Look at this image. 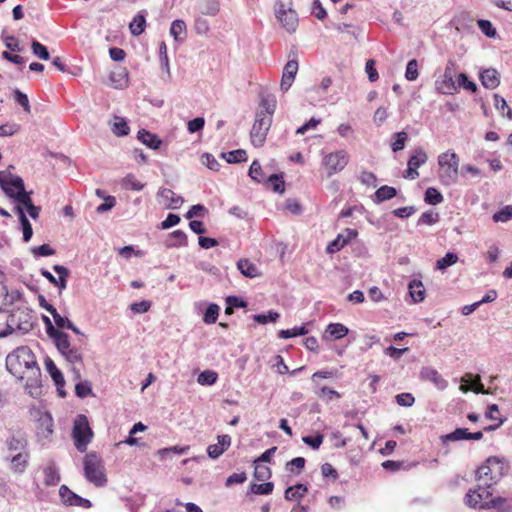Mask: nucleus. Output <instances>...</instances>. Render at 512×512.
Returning <instances> with one entry per match:
<instances>
[{
	"label": "nucleus",
	"mask_w": 512,
	"mask_h": 512,
	"mask_svg": "<svg viewBox=\"0 0 512 512\" xmlns=\"http://www.w3.org/2000/svg\"><path fill=\"white\" fill-rule=\"evenodd\" d=\"M7 371L20 381L25 380V391L32 398L42 395V374L36 356L28 346H19L5 360Z\"/></svg>",
	"instance_id": "1"
},
{
	"label": "nucleus",
	"mask_w": 512,
	"mask_h": 512,
	"mask_svg": "<svg viewBox=\"0 0 512 512\" xmlns=\"http://www.w3.org/2000/svg\"><path fill=\"white\" fill-rule=\"evenodd\" d=\"M494 222H507L512 219V205H506L493 215Z\"/></svg>",
	"instance_id": "52"
},
{
	"label": "nucleus",
	"mask_w": 512,
	"mask_h": 512,
	"mask_svg": "<svg viewBox=\"0 0 512 512\" xmlns=\"http://www.w3.org/2000/svg\"><path fill=\"white\" fill-rule=\"evenodd\" d=\"M478 27L483 34L487 37H494L496 35V29L493 27L492 23L488 20H478Z\"/></svg>",
	"instance_id": "63"
},
{
	"label": "nucleus",
	"mask_w": 512,
	"mask_h": 512,
	"mask_svg": "<svg viewBox=\"0 0 512 512\" xmlns=\"http://www.w3.org/2000/svg\"><path fill=\"white\" fill-rule=\"evenodd\" d=\"M220 11V0H202L200 12L206 16H216Z\"/></svg>",
	"instance_id": "34"
},
{
	"label": "nucleus",
	"mask_w": 512,
	"mask_h": 512,
	"mask_svg": "<svg viewBox=\"0 0 512 512\" xmlns=\"http://www.w3.org/2000/svg\"><path fill=\"white\" fill-rule=\"evenodd\" d=\"M14 100L23 107L24 111L27 113L31 112V107L29 103V99L27 95L21 92L19 89L14 90Z\"/></svg>",
	"instance_id": "59"
},
{
	"label": "nucleus",
	"mask_w": 512,
	"mask_h": 512,
	"mask_svg": "<svg viewBox=\"0 0 512 512\" xmlns=\"http://www.w3.org/2000/svg\"><path fill=\"white\" fill-rule=\"evenodd\" d=\"M218 442L207 447L208 456L212 459L220 457L231 445V437L227 434L219 435Z\"/></svg>",
	"instance_id": "24"
},
{
	"label": "nucleus",
	"mask_w": 512,
	"mask_h": 512,
	"mask_svg": "<svg viewBox=\"0 0 512 512\" xmlns=\"http://www.w3.org/2000/svg\"><path fill=\"white\" fill-rule=\"evenodd\" d=\"M201 162L203 165H205L207 168H209L210 170H213V171H218L220 168L219 162L210 153H204L201 156Z\"/></svg>",
	"instance_id": "62"
},
{
	"label": "nucleus",
	"mask_w": 512,
	"mask_h": 512,
	"mask_svg": "<svg viewBox=\"0 0 512 512\" xmlns=\"http://www.w3.org/2000/svg\"><path fill=\"white\" fill-rule=\"evenodd\" d=\"M462 382L464 383H470V387H467L465 385H461L460 389L463 392H467L468 390H473L477 394H488V391L485 390L484 385L481 383V378L479 375L476 377H473L472 374L467 373L463 376Z\"/></svg>",
	"instance_id": "27"
},
{
	"label": "nucleus",
	"mask_w": 512,
	"mask_h": 512,
	"mask_svg": "<svg viewBox=\"0 0 512 512\" xmlns=\"http://www.w3.org/2000/svg\"><path fill=\"white\" fill-rule=\"evenodd\" d=\"M349 332V329L341 323H330L323 335L326 340H338L344 338Z\"/></svg>",
	"instance_id": "28"
},
{
	"label": "nucleus",
	"mask_w": 512,
	"mask_h": 512,
	"mask_svg": "<svg viewBox=\"0 0 512 512\" xmlns=\"http://www.w3.org/2000/svg\"><path fill=\"white\" fill-rule=\"evenodd\" d=\"M112 131L117 136H126L129 134L130 128L124 118L115 117L112 125Z\"/></svg>",
	"instance_id": "46"
},
{
	"label": "nucleus",
	"mask_w": 512,
	"mask_h": 512,
	"mask_svg": "<svg viewBox=\"0 0 512 512\" xmlns=\"http://www.w3.org/2000/svg\"><path fill=\"white\" fill-rule=\"evenodd\" d=\"M494 105L495 107L502 111L503 115H506L507 118L512 119V110L508 107L506 100L499 96L498 94H494Z\"/></svg>",
	"instance_id": "53"
},
{
	"label": "nucleus",
	"mask_w": 512,
	"mask_h": 512,
	"mask_svg": "<svg viewBox=\"0 0 512 512\" xmlns=\"http://www.w3.org/2000/svg\"><path fill=\"white\" fill-rule=\"evenodd\" d=\"M5 460L9 462L8 467L14 474L21 475L26 471L29 465L30 452L28 450L21 453L6 455Z\"/></svg>",
	"instance_id": "14"
},
{
	"label": "nucleus",
	"mask_w": 512,
	"mask_h": 512,
	"mask_svg": "<svg viewBox=\"0 0 512 512\" xmlns=\"http://www.w3.org/2000/svg\"><path fill=\"white\" fill-rule=\"evenodd\" d=\"M439 220V214L432 211H427L422 213L419 217L417 224L418 225H433L437 223Z\"/></svg>",
	"instance_id": "56"
},
{
	"label": "nucleus",
	"mask_w": 512,
	"mask_h": 512,
	"mask_svg": "<svg viewBox=\"0 0 512 512\" xmlns=\"http://www.w3.org/2000/svg\"><path fill=\"white\" fill-rule=\"evenodd\" d=\"M31 49L33 54L41 60L47 61L50 59V54L46 46L40 42L33 40L31 43Z\"/></svg>",
	"instance_id": "48"
},
{
	"label": "nucleus",
	"mask_w": 512,
	"mask_h": 512,
	"mask_svg": "<svg viewBox=\"0 0 512 512\" xmlns=\"http://www.w3.org/2000/svg\"><path fill=\"white\" fill-rule=\"evenodd\" d=\"M75 393L80 398H85L92 394V385L89 381H81L75 385Z\"/></svg>",
	"instance_id": "54"
},
{
	"label": "nucleus",
	"mask_w": 512,
	"mask_h": 512,
	"mask_svg": "<svg viewBox=\"0 0 512 512\" xmlns=\"http://www.w3.org/2000/svg\"><path fill=\"white\" fill-rule=\"evenodd\" d=\"M298 71V62L296 60H289L284 68L280 83V89L283 92H287L290 87L292 86V83L294 82V79L296 77Z\"/></svg>",
	"instance_id": "22"
},
{
	"label": "nucleus",
	"mask_w": 512,
	"mask_h": 512,
	"mask_svg": "<svg viewBox=\"0 0 512 512\" xmlns=\"http://www.w3.org/2000/svg\"><path fill=\"white\" fill-rule=\"evenodd\" d=\"M222 156L226 159L228 163H240L245 162L247 160V153L243 149H237L228 152L227 154L223 153Z\"/></svg>",
	"instance_id": "45"
},
{
	"label": "nucleus",
	"mask_w": 512,
	"mask_h": 512,
	"mask_svg": "<svg viewBox=\"0 0 512 512\" xmlns=\"http://www.w3.org/2000/svg\"><path fill=\"white\" fill-rule=\"evenodd\" d=\"M348 161V153L345 150H338L325 154L322 158V166L326 169L327 176L330 177L342 171L348 164Z\"/></svg>",
	"instance_id": "8"
},
{
	"label": "nucleus",
	"mask_w": 512,
	"mask_h": 512,
	"mask_svg": "<svg viewBox=\"0 0 512 512\" xmlns=\"http://www.w3.org/2000/svg\"><path fill=\"white\" fill-rule=\"evenodd\" d=\"M0 187L5 192V194L8 197L13 198L18 203V205H22L26 208L32 203L30 196L31 192H27L26 190L15 192L10 187H8L6 174L4 172H0Z\"/></svg>",
	"instance_id": "13"
},
{
	"label": "nucleus",
	"mask_w": 512,
	"mask_h": 512,
	"mask_svg": "<svg viewBox=\"0 0 512 512\" xmlns=\"http://www.w3.org/2000/svg\"><path fill=\"white\" fill-rule=\"evenodd\" d=\"M308 333V329L302 326H296L291 329L280 330L278 333L279 338L288 339L296 336L306 335Z\"/></svg>",
	"instance_id": "42"
},
{
	"label": "nucleus",
	"mask_w": 512,
	"mask_h": 512,
	"mask_svg": "<svg viewBox=\"0 0 512 512\" xmlns=\"http://www.w3.org/2000/svg\"><path fill=\"white\" fill-rule=\"evenodd\" d=\"M274 485L272 482L262 484H252L251 491L258 495H268L273 491Z\"/></svg>",
	"instance_id": "60"
},
{
	"label": "nucleus",
	"mask_w": 512,
	"mask_h": 512,
	"mask_svg": "<svg viewBox=\"0 0 512 512\" xmlns=\"http://www.w3.org/2000/svg\"><path fill=\"white\" fill-rule=\"evenodd\" d=\"M268 182L272 185V189L274 192L283 193L285 190L284 181L282 176L277 174H272L267 178Z\"/></svg>",
	"instance_id": "61"
},
{
	"label": "nucleus",
	"mask_w": 512,
	"mask_h": 512,
	"mask_svg": "<svg viewBox=\"0 0 512 512\" xmlns=\"http://www.w3.org/2000/svg\"><path fill=\"white\" fill-rule=\"evenodd\" d=\"M53 270L58 274V278L53 276L51 272L46 269L41 270V274L45 277L50 283L57 286L60 292L67 287V278L70 275V271L62 265H54Z\"/></svg>",
	"instance_id": "16"
},
{
	"label": "nucleus",
	"mask_w": 512,
	"mask_h": 512,
	"mask_svg": "<svg viewBox=\"0 0 512 512\" xmlns=\"http://www.w3.org/2000/svg\"><path fill=\"white\" fill-rule=\"evenodd\" d=\"M409 293L415 303L422 302L425 298V288L422 282L412 280L409 284Z\"/></svg>",
	"instance_id": "33"
},
{
	"label": "nucleus",
	"mask_w": 512,
	"mask_h": 512,
	"mask_svg": "<svg viewBox=\"0 0 512 512\" xmlns=\"http://www.w3.org/2000/svg\"><path fill=\"white\" fill-rule=\"evenodd\" d=\"M187 246V235L182 230H175L169 234L167 247Z\"/></svg>",
	"instance_id": "35"
},
{
	"label": "nucleus",
	"mask_w": 512,
	"mask_h": 512,
	"mask_svg": "<svg viewBox=\"0 0 512 512\" xmlns=\"http://www.w3.org/2000/svg\"><path fill=\"white\" fill-rule=\"evenodd\" d=\"M170 34L176 41H183L186 36V24L182 20H174L170 27Z\"/></svg>",
	"instance_id": "38"
},
{
	"label": "nucleus",
	"mask_w": 512,
	"mask_h": 512,
	"mask_svg": "<svg viewBox=\"0 0 512 512\" xmlns=\"http://www.w3.org/2000/svg\"><path fill=\"white\" fill-rule=\"evenodd\" d=\"M458 261L457 254L453 252H448L444 257L440 258L436 262V269L445 270L448 267L454 265Z\"/></svg>",
	"instance_id": "44"
},
{
	"label": "nucleus",
	"mask_w": 512,
	"mask_h": 512,
	"mask_svg": "<svg viewBox=\"0 0 512 512\" xmlns=\"http://www.w3.org/2000/svg\"><path fill=\"white\" fill-rule=\"evenodd\" d=\"M323 438V435L318 433L314 436H305L302 438V440L306 445H308L314 450H317L321 446Z\"/></svg>",
	"instance_id": "64"
},
{
	"label": "nucleus",
	"mask_w": 512,
	"mask_h": 512,
	"mask_svg": "<svg viewBox=\"0 0 512 512\" xmlns=\"http://www.w3.org/2000/svg\"><path fill=\"white\" fill-rule=\"evenodd\" d=\"M276 18L288 33H294L298 27V15L295 10L282 2L277 3L275 9Z\"/></svg>",
	"instance_id": "9"
},
{
	"label": "nucleus",
	"mask_w": 512,
	"mask_h": 512,
	"mask_svg": "<svg viewBox=\"0 0 512 512\" xmlns=\"http://www.w3.org/2000/svg\"><path fill=\"white\" fill-rule=\"evenodd\" d=\"M237 268L241 274L249 278H255L260 275L257 266L248 259H241L237 262Z\"/></svg>",
	"instance_id": "32"
},
{
	"label": "nucleus",
	"mask_w": 512,
	"mask_h": 512,
	"mask_svg": "<svg viewBox=\"0 0 512 512\" xmlns=\"http://www.w3.org/2000/svg\"><path fill=\"white\" fill-rule=\"evenodd\" d=\"M276 105V97L273 94H262L260 101L261 109L258 110L256 114H262V116L270 115L272 119L276 110Z\"/></svg>",
	"instance_id": "29"
},
{
	"label": "nucleus",
	"mask_w": 512,
	"mask_h": 512,
	"mask_svg": "<svg viewBox=\"0 0 512 512\" xmlns=\"http://www.w3.org/2000/svg\"><path fill=\"white\" fill-rule=\"evenodd\" d=\"M438 177L445 186L455 184L459 176V156L452 150L441 153L438 156Z\"/></svg>",
	"instance_id": "3"
},
{
	"label": "nucleus",
	"mask_w": 512,
	"mask_h": 512,
	"mask_svg": "<svg viewBox=\"0 0 512 512\" xmlns=\"http://www.w3.org/2000/svg\"><path fill=\"white\" fill-rule=\"evenodd\" d=\"M122 186L125 189L141 191L144 188L145 184L140 182L133 174H128L123 179Z\"/></svg>",
	"instance_id": "47"
},
{
	"label": "nucleus",
	"mask_w": 512,
	"mask_h": 512,
	"mask_svg": "<svg viewBox=\"0 0 512 512\" xmlns=\"http://www.w3.org/2000/svg\"><path fill=\"white\" fill-rule=\"evenodd\" d=\"M43 474V481L46 486H56L61 480L59 469L54 462H50L43 467Z\"/></svg>",
	"instance_id": "30"
},
{
	"label": "nucleus",
	"mask_w": 512,
	"mask_h": 512,
	"mask_svg": "<svg viewBox=\"0 0 512 512\" xmlns=\"http://www.w3.org/2000/svg\"><path fill=\"white\" fill-rule=\"evenodd\" d=\"M219 311L220 307L217 304H209L203 315V322L209 325L214 324L218 319Z\"/></svg>",
	"instance_id": "43"
},
{
	"label": "nucleus",
	"mask_w": 512,
	"mask_h": 512,
	"mask_svg": "<svg viewBox=\"0 0 512 512\" xmlns=\"http://www.w3.org/2000/svg\"><path fill=\"white\" fill-rule=\"evenodd\" d=\"M508 467V463L504 458L497 456L489 457L476 472V479L479 483V487L483 488V486H485L492 490V486L505 475L508 471Z\"/></svg>",
	"instance_id": "2"
},
{
	"label": "nucleus",
	"mask_w": 512,
	"mask_h": 512,
	"mask_svg": "<svg viewBox=\"0 0 512 512\" xmlns=\"http://www.w3.org/2000/svg\"><path fill=\"white\" fill-rule=\"evenodd\" d=\"M483 506L487 507V509H496L499 512H512V496L495 498L489 497V501Z\"/></svg>",
	"instance_id": "26"
},
{
	"label": "nucleus",
	"mask_w": 512,
	"mask_h": 512,
	"mask_svg": "<svg viewBox=\"0 0 512 512\" xmlns=\"http://www.w3.org/2000/svg\"><path fill=\"white\" fill-rule=\"evenodd\" d=\"M428 157L422 148H417L408 160V168L405 171V178L414 180L419 176L417 169L426 163Z\"/></svg>",
	"instance_id": "15"
},
{
	"label": "nucleus",
	"mask_w": 512,
	"mask_h": 512,
	"mask_svg": "<svg viewBox=\"0 0 512 512\" xmlns=\"http://www.w3.org/2000/svg\"><path fill=\"white\" fill-rule=\"evenodd\" d=\"M418 62L416 59H412L407 63L406 71H405V78L408 81H414L418 78Z\"/></svg>",
	"instance_id": "55"
},
{
	"label": "nucleus",
	"mask_w": 512,
	"mask_h": 512,
	"mask_svg": "<svg viewBox=\"0 0 512 512\" xmlns=\"http://www.w3.org/2000/svg\"><path fill=\"white\" fill-rule=\"evenodd\" d=\"M59 496L63 503L68 506H78L84 508H90L91 502L78 494L71 491L66 485H62L59 488Z\"/></svg>",
	"instance_id": "17"
},
{
	"label": "nucleus",
	"mask_w": 512,
	"mask_h": 512,
	"mask_svg": "<svg viewBox=\"0 0 512 512\" xmlns=\"http://www.w3.org/2000/svg\"><path fill=\"white\" fill-rule=\"evenodd\" d=\"M72 436L74 444L79 452H85L93 437V431L89 426L85 415H78L74 421Z\"/></svg>",
	"instance_id": "5"
},
{
	"label": "nucleus",
	"mask_w": 512,
	"mask_h": 512,
	"mask_svg": "<svg viewBox=\"0 0 512 512\" xmlns=\"http://www.w3.org/2000/svg\"><path fill=\"white\" fill-rule=\"evenodd\" d=\"M31 320L32 316L29 311H22L20 313L15 311L9 316V328L11 325H15L18 330L26 333L33 327Z\"/></svg>",
	"instance_id": "21"
},
{
	"label": "nucleus",
	"mask_w": 512,
	"mask_h": 512,
	"mask_svg": "<svg viewBox=\"0 0 512 512\" xmlns=\"http://www.w3.org/2000/svg\"><path fill=\"white\" fill-rule=\"evenodd\" d=\"M455 64L449 62L445 67L443 75L436 80L435 85L438 92L446 95L454 94L457 91V86L454 81Z\"/></svg>",
	"instance_id": "10"
},
{
	"label": "nucleus",
	"mask_w": 512,
	"mask_h": 512,
	"mask_svg": "<svg viewBox=\"0 0 512 512\" xmlns=\"http://www.w3.org/2000/svg\"><path fill=\"white\" fill-rule=\"evenodd\" d=\"M7 455L28 451V440L24 432L17 430L10 433L5 440Z\"/></svg>",
	"instance_id": "11"
},
{
	"label": "nucleus",
	"mask_w": 512,
	"mask_h": 512,
	"mask_svg": "<svg viewBox=\"0 0 512 512\" xmlns=\"http://www.w3.org/2000/svg\"><path fill=\"white\" fill-rule=\"evenodd\" d=\"M358 232L355 229L347 228L340 233L332 242H330L326 248V252L333 254L340 251L346 244L352 239L356 238Z\"/></svg>",
	"instance_id": "18"
},
{
	"label": "nucleus",
	"mask_w": 512,
	"mask_h": 512,
	"mask_svg": "<svg viewBox=\"0 0 512 512\" xmlns=\"http://www.w3.org/2000/svg\"><path fill=\"white\" fill-rule=\"evenodd\" d=\"M3 172L6 174L8 187H10L15 192L25 190L24 181L20 176H13L6 171Z\"/></svg>",
	"instance_id": "49"
},
{
	"label": "nucleus",
	"mask_w": 512,
	"mask_h": 512,
	"mask_svg": "<svg viewBox=\"0 0 512 512\" xmlns=\"http://www.w3.org/2000/svg\"><path fill=\"white\" fill-rule=\"evenodd\" d=\"M84 474L86 479L95 486H104L107 478L104 473V465L101 457L95 453H87L84 458Z\"/></svg>",
	"instance_id": "4"
},
{
	"label": "nucleus",
	"mask_w": 512,
	"mask_h": 512,
	"mask_svg": "<svg viewBox=\"0 0 512 512\" xmlns=\"http://www.w3.org/2000/svg\"><path fill=\"white\" fill-rule=\"evenodd\" d=\"M157 196L164 200V205L167 209H179L184 203V199L181 196L176 195L168 188H160L157 192Z\"/></svg>",
	"instance_id": "23"
},
{
	"label": "nucleus",
	"mask_w": 512,
	"mask_h": 512,
	"mask_svg": "<svg viewBox=\"0 0 512 512\" xmlns=\"http://www.w3.org/2000/svg\"><path fill=\"white\" fill-rule=\"evenodd\" d=\"M280 317L279 313L269 311L267 314H256L253 316L254 320L259 324H267L269 322H276Z\"/></svg>",
	"instance_id": "58"
},
{
	"label": "nucleus",
	"mask_w": 512,
	"mask_h": 512,
	"mask_svg": "<svg viewBox=\"0 0 512 512\" xmlns=\"http://www.w3.org/2000/svg\"><path fill=\"white\" fill-rule=\"evenodd\" d=\"M137 138L144 145L149 147L150 149L157 150L160 148L162 141L159 137L145 129H141L137 133Z\"/></svg>",
	"instance_id": "31"
},
{
	"label": "nucleus",
	"mask_w": 512,
	"mask_h": 512,
	"mask_svg": "<svg viewBox=\"0 0 512 512\" xmlns=\"http://www.w3.org/2000/svg\"><path fill=\"white\" fill-rule=\"evenodd\" d=\"M493 491L488 489L487 487L483 486L477 488V490H470L465 497L466 504L469 507H479L482 509H487V507H484L483 505L489 501V497L492 496Z\"/></svg>",
	"instance_id": "12"
},
{
	"label": "nucleus",
	"mask_w": 512,
	"mask_h": 512,
	"mask_svg": "<svg viewBox=\"0 0 512 512\" xmlns=\"http://www.w3.org/2000/svg\"><path fill=\"white\" fill-rule=\"evenodd\" d=\"M480 81L487 89H495L500 84V75L494 68H488L480 73Z\"/></svg>",
	"instance_id": "25"
},
{
	"label": "nucleus",
	"mask_w": 512,
	"mask_h": 512,
	"mask_svg": "<svg viewBox=\"0 0 512 512\" xmlns=\"http://www.w3.org/2000/svg\"><path fill=\"white\" fill-rule=\"evenodd\" d=\"M249 176L252 180L261 183L265 181L266 177L263 174L261 165L257 160H254L249 168Z\"/></svg>",
	"instance_id": "50"
},
{
	"label": "nucleus",
	"mask_w": 512,
	"mask_h": 512,
	"mask_svg": "<svg viewBox=\"0 0 512 512\" xmlns=\"http://www.w3.org/2000/svg\"><path fill=\"white\" fill-rule=\"evenodd\" d=\"M441 442L443 444L447 442L468 440V429L466 428H457L453 432L448 433L446 435L441 436Z\"/></svg>",
	"instance_id": "37"
},
{
	"label": "nucleus",
	"mask_w": 512,
	"mask_h": 512,
	"mask_svg": "<svg viewBox=\"0 0 512 512\" xmlns=\"http://www.w3.org/2000/svg\"><path fill=\"white\" fill-rule=\"evenodd\" d=\"M254 477L259 481H265L271 477V470L265 465L255 463Z\"/></svg>",
	"instance_id": "57"
},
{
	"label": "nucleus",
	"mask_w": 512,
	"mask_h": 512,
	"mask_svg": "<svg viewBox=\"0 0 512 512\" xmlns=\"http://www.w3.org/2000/svg\"><path fill=\"white\" fill-rule=\"evenodd\" d=\"M397 195V190L391 186H381L375 192L376 201L378 203L390 200Z\"/></svg>",
	"instance_id": "40"
},
{
	"label": "nucleus",
	"mask_w": 512,
	"mask_h": 512,
	"mask_svg": "<svg viewBox=\"0 0 512 512\" xmlns=\"http://www.w3.org/2000/svg\"><path fill=\"white\" fill-rule=\"evenodd\" d=\"M420 378L425 381L431 382L438 390H445L448 386V381L433 367H423L420 371Z\"/></svg>",
	"instance_id": "20"
},
{
	"label": "nucleus",
	"mask_w": 512,
	"mask_h": 512,
	"mask_svg": "<svg viewBox=\"0 0 512 512\" xmlns=\"http://www.w3.org/2000/svg\"><path fill=\"white\" fill-rule=\"evenodd\" d=\"M218 374L212 370H206L198 375L197 381L201 385H213L216 383Z\"/></svg>",
	"instance_id": "51"
},
{
	"label": "nucleus",
	"mask_w": 512,
	"mask_h": 512,
	"mask_svg": "<svg viewBox=\"0 0 512 512\" xmlns=\"http://www.w3.org/2000/svg\"><path fill=\"white\" fill-rule=\"evenodd\" d=\"M272 125L271 116H262L256 114L255 121L250 131V140L254 147L260 148L264 145L270 127Z\"/></svg>",
	"instance_id": "6"
},
{
	"label": "nucleus",
	"mask_w": 512,
	"mask_h": 512,
	"mask_svg": "<svg viewBox=\"0 0 512 512\" xmlns=\"http://www.w3.org/2000/svg\"><path fill=\"white\" fill-rule=\"evenodd\" d=\"M55 345L64 357V359L71 365H82L83 354L80 348L72 346L68 334L60 335L55 341Z\"/></svg>",
	"instance_id": "7"
},
{
	"label": "nucleus",
	"mask_w": 512,
	"mask_h": 512,
	"mask_svg": "<svg viewBox=\"0 0 512 512\" xmlns=\"http://www.w3.org/2000/svg\"><path fill=\"white\" fill-rule=\"evenodd\" d=\"M424 200L427 204L437 205L443 202V195L433 187H429L425 191Z\"/></svg>",
	"instance_id": "41"
},
{
	"label": "nucleus",
	"mask_w": 512,
	"mask_h": 512,
	"mask_svg": "<svg viewBox=\"0 0 512 512\" xmlns=\"http://www.w3.org/2000/svg\"><path fill=\"white\" fill-rule=\"evenodd\" d=\"M45 368L54 381L59 396L65 397L66 392L63 390L65 379L62 372L57 368L54 361L49 357L45 359Z\"/></svg>",
	"instance_id": "19"
},
{
	"label": "nucleus",
	"mask_w": 512,
	"mask_h": 512,
	"mask_svg": "<svg viewBox=\"0 0 512 512\" xmlns=\"http://www.w3.org/2000/svg\"><path fill=\"white\" fill-rule=\"evenodd\" d=\"M145 26V16L139 13L130 22L129 29L133 36H139L145 31Z\"/></svg>",
	"instance_id": "36"
},
{
	"label": "nucleus",
	"mask_w": 512,
	"mask_h": 512,
	"mask_svg": "<svg viewBox=\"0 0 512 512\" xmlns=\"http://www.w3.org/2000/svg\"><path fill=\"white\" fill-rule=\"evenodd\" d=\"M307 490V487L303 484H296L295 486H290L285 491V499L299 500L304 496Z\"/></svg>",
	"instance_id": "39"
}]
</instances>
